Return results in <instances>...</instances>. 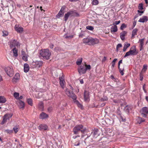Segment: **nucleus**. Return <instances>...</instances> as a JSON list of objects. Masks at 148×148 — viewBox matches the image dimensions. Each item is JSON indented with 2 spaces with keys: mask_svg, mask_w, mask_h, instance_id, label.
I'll use <instances>...</instances> for the list:
<instances>
[{
  "mask_svg": "<svg viewBox=\"0 0 148 148\" xmlns=\"http://www.w3.org/2000/svg\"><path fill=\"white\" fill-rule=\"evenodd\" d=\"M82 58H78L76 62V64L77 65H79L81 64L82 62Z\"/></svg>",
  "mask_w": 148,
  "mask_h": 148,
  "instance_id": "nucleus-34",
  "label": "nucleus"
},
{
  "mask_svg": "<svg viewBox=\"0 0 148 148\" xmlns=\"http://www.w3.org/2000/svg\"><path fill=\"white\" fill-rule=\"evenodd\" d=\"M48 127L46 124H42L40 125L38 127V129L40 130H46L47 129Z\"/></svg>",
  "mask_w": 148,
  "mask_h": 148,
  "instance_id": "nucleus-18",
  "label": "nucleus"
},
{
  "mask_svg": "<svg viewBox=\"0 0 148 148\" xmlns=\"http://www.w3.org/2000/svg\"><path fill=\"white\" fill-rule=\"evenodd\" d=\"M148 20L147 17L145 16H143L142 18H140L138 21L141 23H144L147 22Z\"/></svg>",
  "mask_w": 148,
  "mask_h": 148,
  "instance_id": "nucleus-23",
  "label": "nucleus"
},
{
  "mask_svg": "<svg viewBox=\"0 0 148 148\" xmlns=\"http://www.w3.org/2000/svg\"><path fill=\"white\" fill-rule=\"evenodd\" d=\"M40 55L45 59L48 60L51 55V53L47 49H42L40 52Z\"/></svg>",
  "mask_w": 148,
  "mask_h": 148,
  "instance_id": "nucleus-3",
  "label": "nucleus"
},
{
  "mask_svg": "<svg viewBox=\"0 0 148 148\" xmlns=\"http://www.w3.org/2000/svg\"><path fill=\"white\" fill-rule=\"evenodd\" d=\"M117 59L116 58L114 59L112 61V67H114L115 64V63L117 61Z\"/></svg>",
  "mask_w": 148,
  "mask_h": 148,
  "instance_id": "nucleus-45",
  "label": "nucleus"
},
{
  "mask_svg": "<svg viewBox=\"0 0 148 148\" xmlns=\"http://www.w3.org/2000/svg\"><path fill=\"white\" fill-rule=\"evenodd\" d=\"M140 80L142 81L143 79V75L142 73H140Z\"/></svg>",
  "mask_w": 148,
  "mask_h": 148,
  "instance_id": "nucleus-55",
  "label": "nucleus"
},
{
  "mask_svg": "<svg viewBox=\"0 0 148 148\" xmlns=\"http://www.w3.org/2000/svg\"><path fill=\"white\" fill-rule=\"evenodd\" d=\"M12 51H13L14 54L13 56L15 57H17L18 55L17 49L15 47L13 49Z\"/></svg>",
  "mask_w": 148,
  "mask_h": 148,
  "instance_id": "nucleus-29",
  "label": "nucleus"
},
{
  "mask_svg": "<svg viewBox=\"0 0 148 148\" xmlns=\"http://www.w3.org/2000/svg\"><path fill=\"white\" fill-rule=\"evenodd\" d=\"M147 64H145L143 66V68L142 70L141 73H145L147 69Z\"/></svg>",
  "mask_w": 148,
  "mask_h": 148,
  "instance_id": "nucleus-33",
  "label": "nucleus"
},
{
  "mask_svg": "<svg viewBox=\"0 0 148 148\" xmlns=\"http://www.w3.org/2000/svg\"><path fill=\"white\" fill-rule=\"evenodd\" d=\"M108 99L107 97L106 96H103V97L100 99V101H107Z\"/></svg>",
  "mask_w": 148,
  "mask_h": 148,
  "instance_id": "nucleus-39",
  "label": "nucleus"
},
{
  "mask_svg": "<svg viewBox=\"0 0 148 148\" xmlns=\"http://www.w3.org/2000/svg\"><path fill=\"white\" fill-rule=\"evenodd\" d=\"M83 42L86 44L89 45H94L97 44L99 42V40L96 38L92 37H87L83 40Z\"/></svg>",
  "mask_w": 148,
  "mask_h": 148,
  "instance_id": "nucleus-2",
  "label": "nucleus"
},
{
  "mask_svg": "<svg viewBox=\"0 0 148 148\" xmlns=\"http://www.w3.org/2000/svg\"><path fill=\"white\" fill-rule=\"evenodd\" d=\"M110 78L114 81H116V79L114 77V76L113 75H111Z\"/></svg>",
  "mask_w": 148,
  "mask_h": 148,
  "instance_id": "nucleus-57",
  "label": "nucleus"
},
{
  "mask_svg": "<svg viewBox=\"0 0 148 148\" xmlns=\"http://www.w3.org/2000/svg\"><path fill=\"white\" fill-rule=\"evenodd\" d=\"M136 24V22L135 21L133 23L132 26V29H133L135 27Z\"/></svg>",
  "mask_w": 148,
  "mask_h": 148,
  "instance_id": "nucleus-60",
  "label": "nucleus"
},
{
  "mask_svg": "<svg viewBox=\"0 0 148 148\" xmlns=\"http://www.w3.org/2000/svg\"><path fill=\"white\" fill-rule=\"evenodd\" d=\"M90 148H97V146L92 145L90 146Z\"/></svg>",
  "mask_w": 148,
  "mask_h": 148,
  "instance_id": "nucleus-63",
  "label": "nucleus"
},
{
  "mask_svg": "<svg viewBox=\"0 0 148 148\" xmlns=\"http://www.w3.org/2000/svg\"><path fill=\"white\" fill-rule=\"evenodd\" d=\"M122 60H121L119 61V63H118V67H120V64L122 63Z\"/></svg>",
  "mask_w": 148,
  "mask_h": 148,
  "instance_id": "nucleus-62",
  "label": "nucleus"
},
{
  "mask_svg": "<svg viewBox=\"0 0 148 148\" xmlns=\"http://www.w3.org/2000/svg\"><path fill=\"white\" fill-rule=\"evenodd\" d=\"M85 66L86 67V68H85V69H86V71L87 70H90L91 69V66L90 65H87L85 64Z\"/></svg>",
  "mask_w": 148,
  "mask_h": 148,
  "instance_id": "nucleus-47",
  "label": "nucleus"
},
{
  "mask_svg": "<svg viewBox=\"0 0 148 148\" xmlns=\"http://www.w3.org/2000/svg\"><path fill=\"white\" fill-rule=\"evenodd\" d=\"M127 25L125 23L122 24L121 27H120V29L121 30H123L124 28L126 27Z\"/></svg>",
  "mask_w": 148,
  "mask_h": 148,
  "instance_id": "nucleus-43",
  "label": "nucleus"
},
{
  "mask_svg": "<svg viewBox=\"0 0 148 148\" xmlns=\"http://www.w3.org/2000/svg\"><path fill=\"white\" fill-rule=\"evenodd\" d=\"M120 121L124 122L125 121V119H123L121 116V115L120 117Z\"/></svg>",
  "mask_w": 148,
  "mask_h": 148,
  "instance_id": "nucleus-56",
  "label": "nucleus"
},
{
  "mask_svg": "<svg viewBox=\"0 0 148 148\" xmlns=\"http://www.w3.org/2000/svg\"><path fill=\"white\" fill-rule=\"evenodd\" d=\"M130 46V43H125L124 45V46L123 48V51L125 52L126 51L127 49Z\"/></svg>",
  "mask_w": 148,
  "mask_h": 148,
  "instance_id": "nucleus-32",
  "label": "nucleus"
},
{
  "mask_svg": "<svg viewBox=\"0 0 148 148\" xmlns=\"http://www.w3.org/2000/svg\"><path fill=\"white\" fill-rule=\"evenodd\" d=\"M130 109V107L128 106H127L124 108V110L128 112H129Z\"/></svg>",
  "mask_w": 148,
  "mask_h": 148,
  "instance_id": "nucleus-46",
  "label": "nucleus"
},
{
  "mask_svg": "<svg viewBox=\"0 0 148 148\" xmlns=\"http://www.w3.org/2000/svg\"><path fill=\"white\" fill-rule=\"evenodd\" d=\"M143 4L142 3H139L138 6V8L141 10L143 9Z\"/></svg>",
  "mask_w": 148,
  "mask_h": 148,
  "instance_id": "nucleus-48",
  "label": "nucleus"
},
{
  "mask_svg": "<svg viewBox=\"0 0 148 148\" xmlns=\"http://www.w3.org/2000/svg\"><path fill=\"white\" fill-rule=\"evenodd\" d=\"M148 114V108L146 107H143L142 108V116L146 117L147 116L146 114Z\"/></svg>",
  "mask_w": 148,
  "mask_h": 148,
  "instance_id": "nucleus-13",
  "label": "nucleus"
},
{
  "mask_svg": "<svg viewBox=\"0 0 148 148\" xmlns=\"http://www.w3.org/2000/svg\"><path fill=\"white\" fill-rule=\"evenodd\" d=\"M5 132L7 133L11 134L12 133L13 130L8 129L5 130Z\"/></svg>",
  "mask_w": 148,
  "mask_h": 148,
  "instance_id": "nucleus-50",
  "label": "nucleus"
},
{
  "mask_svg": "<svg viewBox=\"0 0 148 148\" xmlns=\"http://www.w3.org/2000/svg\"><path fill=\"white\" fill-rule=\"evenodd\" d=\"M13 130L15 133H16L18 131V127L17 126H15L14 127Z\"/></svg>",
  "mask_w": 148,
  "mask_h": 148,
  "instance_id": "nucleus-44",
  "label": "nucleus"
},
{
  "mask_svg": "<svg viewBox=\"0 0 148 148\" xmlns=\"http://www.w3.org/2000/svg\"><path fill=\"white\" fill-rule=\"evenodd\" d=\"M65 6L64 5L62 7V8L61 9L60 11L63 12L64 10H65Z\"/></svg>",
  "mask_w": 148,
  "mask_h": 148,
  "instance_id": "nucleus-59",
  "label": "nucleus"
},
{
  "mask_svg": "<svg viewBox=\"0 0 148 148\" xmlns=\"http://www.w3.org/2000/svg\"><path fill=\"white\" fill-rule=\"evenodd\" d=\"M64 15V13L63 12L60 11L58 14L56 15V17L58 18H60V17H62Z\"/></svg>",
  "mask_w": 148,
  "mask_h": 148,
  "instance_id": "nucleus-35",
  "label": "nucleus"
},
{
  "mask_svg": "<svg viewBox=\"0 0 148 148\" xmlns=\"http://www.w3.org/2000/svg\"><path fill=\"white\" fill-rule=\"evenodd\" d=\"M12 116V114H5L3 117V119L1 122V124H4L5 123L7 120H9L10 118H11Z\"/></svg>",
  "mask_w": 148,
  "mask_h": 148,
  "instance_id": "nucleus-10",
  "label": "nucleus"
},
{
  "mask_svg": "<svg viewBox=\"0 0 148 148\" xmlns=\"http://www.w3.org/2000/svg\"><path fill=\"white\" fill-rule=\"evenodd\" d=\"M18 106L20 108L23 110L25 107V103L24 102L21 101L19 100L18 101Z\"/></svg>",
  "mask_w": 148,
  "mask_h": 148,
  "instance_id": "nucleus-24",
  "label": "nucleus"
},
{
  "mask_svg": "<svg viewBox=\"0 0 148 148\" xmlns=\"http://www.w3.org/2000/svg\"><path fill=\"white\" fill-rule=\"evenodd\" d=\"M138 53V52L136 51V47L133 46L131 48L130 50L128 52H126L124 56L125 58L130 55H135Z\"/></svg>",
  "mask_w": 148,
  "mask_h": 148,
  "instance_id": "nucleus-4",
  "label": "nucleus"
},
{
  "mask_svg": "<svg viewBox=\"0 0 148 148\" xmlns=\"http://www.w3.org/2000/svg\"><path fill=\"white\" fill-rule=\"evenodd\" d=\"M144 41L145 38H143L139 40V42L140 43V51H141L143 49Z\"/></svg>",
  "mask_w": 148,
  "mask_h": 148,
  "instance_id": "nucleus-20",
  "label": "nucleus"
},
{
  "mask_svg": "<svg viewBox=\"0 0 148 148\" xmlns=\"http://www.w3.org/2000/svg\"><path fill=\"white\" fill-rule=\"evenodd\" d=\"M43 64V62L41 61H33L32 64L31 66L33 68L38 69L42 66Z\"/></svg>",
  "mask_w": 148,
  "mask_h": 148,
  "instance_id": "nucleus-6",
  "label": "nucleus"
},
{
  "mask_svg": "<svg viewBox=\"0 0 148 148\" xmlns=\"http://www.w3.org/2000/svg\"><path fill=\"white\" fill-rule=\"evenodd\" d=\"M7 74L10 77H12L14 75V71L12 66L7 67L5 69Z\"/></svg>",
  "mask_w": 148,
  "mask_h": 148,
  "instance_id": "nucleus-8",
  "label": "nucleus"
},
{
  "mask_svg": "<svg viewBox=\"0 0 148 148\" xmlns=\"http://www.w3.org/2000/svg\"><path fill=\"white\" fill-rule=\"evenodd\" d=\"M103 141L101 142V146L103 147H105L107 146L108 143H109L110 141L108 138L106 137H103L102 138Z\"/></svg>",
  "mask_w": 148,
  "mask_h": 148,
  "instance_id": "nucleus-11",
  "label": "nucleus"
},
{
  "mask_svg": "<svg viewBox=\"0 0 148 148\" xmlns=\"http://www.w3.org/2000/svg\"><path fill=\"white\" fill-rule=\"evenodd\" d=\"M14 29L15 31L19 33H22L23 30V28L22 27H19L17 25H16L15 26Z\"/></svg>",
  "mask_w": 148,
  "mask_h": 148,
  "instance_id": "nucleus-16",
  "label": "nucleus"
},
{
  "mask_svg": "<svg viewBox=\"0 0 148 148\" xmlns=\"http://www.w3.org/2000/svg\"><path fill=\"white\" fill-rule=\"evenodd\" d=\"M86 29L91 31H93L94 28L92 26L88 25L86 27Z\"/></svg>",
  "mask_w": 148,
  "mask_h": 148,
  "instance_id": "nucleus-41",
  "label": "nucleus"
},
{
  "mask_svg": "<svg viewBox=\"0 0 148 148\" xmlns=\"http://www.w3.org/2000/svg\"><path fill=\"white\" fill-rule=\"evenodd\" d=\"M127 34V32L125 31H123L120 33V37L122 40H123L125 39V36Z\"/></svg>",
  "mask_w": 148,
  "mask_h": 148,
  "instance_id": "nucleus-25",
  "label": "nucleus"
},
{
  "mask_svg": "<svg viewBox=\"0 0 148 148\" xmlns=\"http://www.w3.org/2000/svg\"><path fill=\"white\" fill-rule=\"evenodd\" d=\"M6 101V98L3 96H0V103H5Z\"/></svg>",
  "mask_w": 148,
  "mask_h": 148,
  "instance_id": "nucleus-31",
  "label": "nucleus"
},
{
  "mask_svg": "<svg viewBox=\"0 0 148 148\" xmlns=\"http://www.w3.org/2000/svg\"><path fill=\"white\" fill-rule=\"evenodd\" d=\"M84 100L86 101H89V94L88 91L85 90L84 95Z\"/></svg>",
  "mask_w": 148,
  "mask_h": 148,
  "instance_id": "nucleus-14",
  "label": "nucleus"
},
{
  "mask_svg": "<svg viewBox=\"0 0 148 148\" xmlns=\"http://www.w3.org/2000/svg\"><path fill=\"white\" fill-rule=\"evenodd\" d=\"M86 130V128L84 127L83 125L80 124L76 125L73 129L74 135L73 138L75 139L78 138H79L80 136L78 134L79 132L81 131L82 134H84Z\"/></svg>",
  "mask_w": 148,
  "mask_h": 148,
  "instance_id": "nucleus-1",
  "label": "nucleus"
},
{
  "mask_svg": "<svg viewBox=\"0 0 148 148\" xmlns=\"http://www.w3.org/2000/svg\"><path fill=\"white\" fill-rule=\"evenodd\" d=\"M3 36H7L8 35V32L7 31L5 30H3Z\"/></svg>",
  "mask_w": 148,
  "mask_h": 148,
  "instance_id": "nucleus-49",
  "label": "nucleus"
},
{
  "mask_svg": "<svg viewBox=\"0 0 148 148\" xmlns=\"http://www.w3.org/2000/svg\"><path fill=\"white\" fill-rule=\"evenodd\" d=\"M65 93L69 97L73 99V101L77 99L76 95L72 91L69 89H67L66 90Z\"/></svg>",
  "mask_w": 148,
  "mask_h": 148,
  "instance_id": "nucleus-7",
  "label": "nucleus"
},
{
  "mask_svg": "<svg viewBox=\"0 0 148 148\" xmlns=\"http://www.w3.org/2000/svg\"><path fill=\"white\" fill-rule=\"evenodd\" d=\"M79 16V14L76 12L75 11L70 10L66 13L65 14L64 16V19L65 21H66L70 16Z\"/></svg>",
  "mask_w": 148,
  "mask_h": 148,
  "instance_id": "nucleus-5",
  "label": "nucleus"
},
{
  "mask_svg": "<svg viewBox=\"0 0 148 148\" xmlns=\"http://www.w3.org/2000/svg\"><path fill=\"white\" fill-rule=\"evenodd\" d=\"M117 27L116 25H115L111 27V32L112 33H115L117 31Z\"/></svg>",
  "mask_w": 148,
  "mask_h": 148,
  "instance_id": "nucleus-27",
  "label": "nucleus"
},
{
  "mask_svg": "<svg viewBox=\"0 0 148 148\" xmlns=\"http://www.w3.org/2000/svg\"><path fill=\"white\" fill-rule=\"evenodd\" d=\"M20 78V75L18 73L16 74L13 78L12 81L13 82H16Z\"/></svg>",
  "mask_w": 148,
  "mask_h": 148,
  "instance_id": "nucleus-22",
  "label": "nucleus"
},
{
  "mask_svg": "<svg viewBox=\"0 0 148 148\" xmlns=\"http://www.w3.org/2000/svg\"><path fill=\"white\" fill-rule=\"evenodd\" d=\"M29 69V65L27 64H25L24 65V72H27Z\"/></svg>",
  "mask_w": 148,
  "mask_h": 148,
  "instance_id": "nucleus-26",
  "label": "nucleus"
},
{
  "mask_svg": "<svg viewBox=\"0 0 148 148\" xmlns=\"http://www.w3.org/2000/svg\"><path fill=\"white\" fill-rule=\"evenodd\" d=\"M38 108L39 109L42 110H43V104L42 102H40L38 105Z\"/></svg>",
  "mask_w": 148,
  "mask_h": 148,
  "instance_id": "nucleus-30",
  "label": "nucleus"
},
{
  "mask_svg": "<svg viewBox=\"0 0 148 148\" xmlns=\"http://www.w3.org/2000/svg\"><path fill=\"white\" fill-rule=\"evenodd\" d=\"M65 83V81L64 80L62 81H60V85L62 87V88H63L64 87V84Z\"/></svg>",
  "mask_w": 148,
  "mask_h": 148,
  "instance_id": "nucleus-42",
  "label": "nucleus"
},
{
  "mask_svg": "<svg viewBox=\"0 0 148 148\" xmlns=\"http://www.w3.org/2000/svg\"><path fill=\"white\" fill-rule=\"evenodd\" d=\"M48 117V115L44 112H42L40 114L39 116L40 119H47Z\"/></svg>",
  "mask_w": 148,
  "mask_h": 148,
  "instance_id": "nucleus-17",
  "label": "nucleus"
},
{
  "mask_svg": "<svg viewBox=\"0 0 148 148\" xmlns=\"http://www.w3.org/2000/svg\"><path fill=\"white\" fill-rule=\"evenodd\" d=\"M78 71L80 75L84 74L86 72L85 67L84 66H81L78 68Z\"/></svg>",
  "mask_w": 148,
  "mask_h": 148,
  "instance_id": "nucleus-12",
  "label": "nucleus"
},
{
  "mask_svg": "<svg viewBox=\"0 0 148 148\" xmlns=\"http://www.w3.org/2000/svg\"><path fill=\"white\" fill-rule=\"evenodd\" d=\"M19 95V93L18 92H15L14 93V96L16 99L18 98Z\"/></svg>",
  "mask_w": 148,
  "mask_h": 148,
  "instance_id": "nucleus-40",
  "label": "nucleus"
},
{
  "mask_svg": "<svg viewBox=\"0 0 148 148\" xmlns=\"http://www.w3.org/2000/svg\"><path fill=\"white\" fill-rule=\"evenodd\" d=\"M21 53L22 56V58L23 60L25 62L27 61V57L28 55L23 50H22L21 51Z\"/></svg>",
  "mask_w": 148,
  "mask_h": 148,
  "instance_id": "nucleus-15",
  "label": "nucleus"
},
{
  "mask_svg": "<svg viewBox=\"0 0 148 148\" xmlns=\"http://www.w3.org/2000/svg\"><path fill=\"white\" fill-rule=\"evenodd\" d=\"M80 82L81 84H82L84 83V81L83 79H81L80 80Z\"/></svg>",
  "mask_w": 148,
  "mask_h": 148,
  "instance_id": "nucleus-64",
  "label": "nucleus"
},
{
  "mask_svg": "<svg viewBox=\"0 0 148 148\" xmlns=\"http://www.w3.org/2000/svg\"><path fill=\"white\" fill-rule=\"evenodd\" d=\"M73 101L74 103H75L77 104L79 108H80L81 109H83V106L82 105L79 103L78 101L76 100V99L74 100H73Z\"/></svg>",
  "mask_w": 148,
  "mask_h": 148,
  "instance_id": "nucleus-28",
  "label": "nucleus"
},
{
  "mask_svg": "<svg viewBox=\"0 0 148 148\" xmlns=\"http://www.w3.org/2000/svg\"><path fill=\"white\" fill-rule=\"evenodd\" d=\"M10 45L11 48H13L15 46L18 47L20 45L19 42L15 39H12L10 42Z\"/></svg>",
  "mask_w": 148,
  "mask_h": 148,
  "instance_id": "nucleus-9",
  "label": "nucleus"
},
{
  "mask_svg": "<svg viewBox=\"0 0 148 148\" xmlns=\"http://www.w3.org/2000/svg\"><path fill=\"white\" fill-rule=\"evenodd\" d=\"M119 70L120 73H121L122 75H123L124 74V73L123 72V71L124 70L123 69H121V68H120V67H119Z\"/></svg>",
  "mask_w": 148,
  "mask_h": 148,
  "instance_id": "nucleus-51",
  "label": "nucleus"
},
{
  "mask_svg": "<svg viewBox=\"0 0 148 148\" xmlns=\"http://www.w3.org/2000/svg\"><path fill=\"white\" fill-rule=\"evenodd\" d=\"M27 101L28 104L31 106L33 105L32 100L31 99H27Z\"/></svg>",
  "mask_w": 148,
  "mask_h": 148,
  "instance_id": "nucleus-36",
  "label": "nucleus"
},
{
  "mask_svg": "<svg viewBox=\"0 0 148 148\" xmlns=\"http://www.w3.org/2000/svg\"><path fill=\"white\" fill-rule=\"evenodd\" d=\"M122 47V45L121 44H119L117 45L116 47V49L117 51L118 50V48H121Z\"/></svg>",
  "mask_w": 148,
  "mask_h": 148,
  "instance_id": "nucleus-52",
  "label": "nucleus"
},
{
  "mask_svg": "<svg viewBox=\"0 0 148 148\" xmlns=\"http://www.w3.org/2000/svg\"><path fill=\"white\" fill-rule=\"evenodd\" d=\"M60 81H62L64 80V77L63 75H62V76L61 77H60L59 78Z\"/></svg>",
  "mask_w": 148,
  "mask_h": 148,
  "instance_id": "nucleus-58",
  "label": "nucleus"
},
{
  "mask_svg": "<svg viewBox=\"0 0 148 148\" xmlns=\"http://www.w3.org/2000/svg\"><path fill=\"white\" fill-rule=\"evenodd\" d=\"M121 22V21L120 20L119 21H116L114 22L113 24V25H117L120 23Z\"/></svg>",
  "mask_w": 148,
  "mask_h": 148,
  "instance_id": "nucleus-53",
  "label": "nucleus"
},
{
  "mask_svg": "<svg viewBox=\"0 0 148 148\" xmlns=\"http://www.w3.org/2000/svg\"><path fill=\"white\" fill-rule=\"evenodd\" d=\"M138 30V29L136 28L133 30L132 32V35L131 37V38L134 39L135 38V36L137 34Z\"/></svg>",
  "mask_w": 148,
  "mask_h": 148,
  "instance_id": "nucleus-21",
  "label": "nucleus"
},
{
  "mask_svg": "<svg viewBox=\"0 0 148 148\" xmlns=\"http://www.w3.org/2000/svg\"><path fill=\"white\" fill-rule=\"evenodd\" d=\"M99 3L98 0H93L92 4L93 5H96Z\"/></svg>",
  "mask_w": 148,
  "mask_h": 148,
  "instance_id": "nucleus-38",
  "label": "nucleus"
},
{
  "mask_svg": "<svg viewBox=\"0 0 148 148\" xmlns=\"http://www.w3.org/2000/svg\"><path fill=\"white\" fill-rule=\"evenodd\" d=\"M106 59H107L106 57L105 56H104L102 60V62H105L106 61Z\"/></svg>",
  "mask_w": 148,
  "mask_h": 148,
  "instance_id": "nucleus-61",
  "label": "nucleus"
},
{
  "mask_svg": "<svg viewBox=\"0 0 148 148\" xmlns=\"http://www.w3.org/2000/svg\"><path fill=\"white\" fill-rule=\"evenodd\" d=\"M99 130L97 129H95L93 131L91 132V135L95 138H96L99 135L98 134Z\"/></svg>",
  "mask_w": 148,
  "mask_h": 148,
  "instance_id": "nucleus-19",
  "label": "nucleus"
},
{
  "mask_svg": "<svg viewBox=\"0 0 148 148\" xmlns=\"http://www.w3.org/2000/svg\"><path fill=\"white\" fill-rule=\"evenodd\" d=\"M145 121V120L144 119L140 117L138 118V123L139 124H140L142 122Z\"/></svg>",
  "mask_w": 148,
  "mask_h": 148,
  "instance_id": "nucleus-37",
  "label": "nucleus"
},
{
  "mask_svg": "<svg viewBox=\"0 0 148 148\" xmlns=\"http://www.w3.org/2000/svg\"><path fill=\"white\" fill-rule=\"evenodd\" d=\"M47 110L49 112H51L53 110V108L51 107H49L48 108Z\"/></svg>",
  "mask_w": 148,
  "mask_h": 148,
  "instance_id": "nucleus-54",
  "label": "nucleus"
}]
</instances>
